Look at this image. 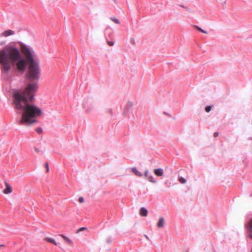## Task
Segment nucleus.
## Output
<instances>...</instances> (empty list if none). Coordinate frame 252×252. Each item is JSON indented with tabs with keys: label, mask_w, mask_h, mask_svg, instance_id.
Returning a JSON list of instances; mask_svg holds the SVG:
<instances>
[{
	"label": "nucleus",
	"mask_w": 252,
	"mask_h": 252,
	"mask_svg": "<svg viewBox=\"0 0 252 252\" xmlns=\"http://www.w3.org/2000/svg\"><path fill=\"white\" fill-rule=\"evenodd\" d=\"M20 49L16 46L8 44L0 50V64L1 71L5 73L11 69L23 73L29 66L27 74L28 83L23 92L16 91L13 94L15 108L21 114L19 124L31 126L37 122L36 118L43 114L42 109L31 103L38 89L41 69L39 61L36 59L33 49L30 46L21 43Z\"/></svg>",
	"instance_id": "f257e3e1"
},
{
	"label": "nucleus",
	"mask_w": 252,
	"mask_h": 252,
	"mask_svg": "<svg viewBox=\"0 0 252 252\" xmlns=\"http://www.w3.org/2000/svg\"><path fill=\"white\" fill-rule=\"evenodd\" d=\"M15 34V32L11 30H8L1 32L0 36L2 37H8Z\"/></svg>",
	"instance_id": "f03ea898"
},
{
	"label": "nucleus",
	"mask_w": 252,
	"mask_h": 252,
	"mask_svg": "<svg viewBox=\"0 0 252 252\" xmlns=\"http://www.w3.org/2000/svg\"><path fill=\"white\" fill-rule=\"evenodd\" d=\"M5 189L3 190V192L4 194H9L12 192V188L9 184L7 183H5Z\"/></svg>",
	"instance_id": "7ed1b4c3"
},
{
	"label": "nucleus",
	"mask_w": 252,
	"mask_h": 252,
	"mask_svg": "<svg viewBox=\"0 0 252 252\" xmlns=\"http://www.w3.org/2000/svg\"><path fill=\"white\" fill-rule=\"evenodd\" d=\"M154 172L156 176L158 177H161L163 175V169L161 168L155 169L154 170Z\"/></svg>",
	"instance_id": "20e7f679"
},
{
	"label": "nucleus",
	"mask_w": 252,
	"mask_h": 252,
	"mask_svg": "<svg viewBox=\"0 0 252 252\" xmlns=\"http://www.w3.org/2000/svg\"><path fill=\"white\" fill-rule=\"evenodd\" d=\"M164 219L163 217H160L158 220V221L157 223V226L158 228H161L164 226Z\"/></svg>",
	"instance_id": "39448f33"
},
{
	"label": "nucleus",
	"mask_w": 252,
	"mask_h": 252,
	"mask_svg": "<svg viewBox=\"0 0 252 252\" xmlns=\"http://www.w3.org/2000/svg\"><path fill=\"white\" fill-rule=\"evenodd\" d=\"M147 214H148V211L147 210L144 208V207H142L141 209H140V215L141 216H143V217H146L147 216Z\"/></svg>",
	"instance_id": "423d86ee"
},
{
	"label": "nucleus",
	"mask_w": 252,
	"mask_h": 252,
	"mask_svg": "<svg viewBox=\"0 0 252 252\" xmlns=\"http://www.w3.org/2000/svg\"><path fill=\"white\" fill-rule=\"evenodd\" d=\"M61 237H62L63 240L68 244L69 245H72L73 244V242L69 238L66 237L65 236H64V235H60Z\"/></svg>",
	"instance_id": "0eeeda50"
},
{
	"label": "nucleus",
	"mask_w": 252,
	"mask_h": 252,
	"mask_svg": "<svg viewBox=\"0 0 252 252\" xmlns=\"http://www.w3.org/2000/svg\"><path fill=\"white\" fill-rule=\"evenodd\" d=\"M44 240L48 242L52 243L54 245H55V246L58 245V243L56 242V241L54 239H53L52 238L46 237V238H44Z\"/></svg>",
	"instance_id": "6e6552de"
},
{
	"label": "nucleus",
	"mask_w": 252,
	"mask_h": 252,
	"mask_svg": "<svg viewBox=\"0 0 252 252\" xmlns=\"http://www.w3.org/2000/svg\"><path fill=\"white\" fill-rule=\"evenodd\" d=\"M131 170L132 172L137 176L141 177L142 176V174L139 172L135 167H133L131 169Z\"/></svg>",
	"instance_id": "1a4fd4ad"
},
{
	"label": "nucleus",
	"mask_w": 252,
	"mask_h": 252,
	"mask_svg": "<svg viewBox=\"0 0 252 252\" xmlns=\"http://www.w3.org/2000/svg\"><path fill=\"white\" fill-rule=\"evenodd\" d=\"M247 228L248 232L252 231V219L248 222L247 225Z\"/></svg>",
	"instance_id": "9d476101"
},
{
	"label": "nucleus",
	"mask_w": 252,
	"mask_h": 252,
	"mask_svg": "<svg viewBox=\"0 0 252 252\" xmlns=\"http://www.w3.org/2000/svg\"><path fill=\"white\" fill-rule=\"evenodd\" d=\"M148 179L151 183H156V182H157L156 180L155 179V178L152 176H150L148 177Z\"/></svg>",
	"instance_id": "9b49d317"
},
{
	"label": "nucleus",
	"mask_w": 252,
	"mask_h": 252,
	"mask_svg": "<svg viewBox=\"0 0 252 252\" xmlns=\"http://www.w3.org/2000/svg\"><path fill=\"white\" fill-rule=\"evenodd\" d=\"M194 27L196 29H197V30H198L200 32H201L202 33H207V32L206 31L202 30V29H201L199 27H198L197 26H195Z\"/></svg>",
	"instance_id": "f8f14e48"
},
{
	"label": "nucleus",
	"mask_w": 252,
	"mask_h": 252,
	"mask_svg": "<svg viewBox=\"0 0 252 252\" xmlns=\"http://www.w3.org/2000/svg\"><path fill=\"white\" fill-rule=\"evenodd\" d=\"M179 181L181 183V184H185L186 183V180L185 179H184V178L183 177H180L179 178Z\"/></svg>",
	"instance_id": "ddd939ff"
},
{
	"label": "nucleus",
	"mask_w": 252,
	"mask_h": 252,
	"mask_svg": "<svg viewBox=\"0 0 252 252\" xmlns=\"http://www.w3.org/2000/svg\"><path fill=\"white\" fill-rule=\"evenodd\" d=\"M111 20L112 21H113L114 22H115V23H116V24H119L120 23V22H119V20L117 19L116 18L112 17V18H111Z\"/></svg>",
	"instance_id": "4468645a"
},
{
	"label": "nucleus",
	"mask_w": 252,
	"mask_h": 252,
	"mask_svg": "<svg viewBox=\"0 0 252 252\" xmlns=\"http://www.w3.org/2000/svg\"><path fill=\"white\" fill-rule=\"evenodd\" d=\"M212 109V107L211 106H208L205 107V111L207 112H209Z\"/></svg>",
	"instance_id": "2eb2a0df"
},
{
	"label": "nucleus",
	"mask_w": 252,
	"mask_h": 252,
	"mask_svg": "<svg viewBox=\"0 0 252 252\" xmlns=\"http://www.w3.org/2000/svg\"><path fill=\"white\" fill-rule=\"evenodd\" d=\"M36 131L38 133H41L42 132V129L41 127H38V128H36Z\"/></svg>",
	"instance_id": "dca6fc26"
},
{
	"label": "nucleus",
	"mask_w": 252,
	"mask_h": 252,
	"mask_svg": "<svg viewBox=\"0 0 252 252\" xmlns=\"http://www.w3.org/2000/svg\"><path fill=\"white\" fill-rule=\"evenodd\" d=\"M86 229H87V228H86V227H81V228H80L78 229L77 230V232H77V233H79V232H80V231H83V230H86Z\"/></svg>",
	"instance_id": "f3484780"
},
{
	"label": "nucleus",
	"mask_w": 252,
	"mask_h": 252,
	"mask_svg": "<svg viewBox=\"0 0 252 252\" xmlns=\"http://www.w3.org/2000/svg\"><path fill=\"white\" fill-rule=\"evenodd\" d=\"M79 202L81 203H83L84 202V199L83 197H80L79 198Z\"/></svg>",
	"instance_id": "a211bd4d"
},
{
	"label": "nucleus",
	"mask_w": 252,
	"mask_h": 252,
	"mask_svg": "<svg viewBox=\"0 0 252 252\" xmlns=\"http://www.w3.org/2000/svg\"><path fill=\"white\" fill-rule=\"evenodd\" d=\"M45 167L46 168V171L48 172L49 171V164L48 162H46L45 163Z\"/></svg>",
	"instance_id": "6ab92c4d"
},
{
	"label": "nucleus",
	"mask_w": 252,
	"mask_h": 252,
	"mask_svg": "<svg viewBox=\"0 0 252 252\" xmlns=\"http://www.w3.org/2000/svg\"><path fill=\"white\" fill-rule=\"evenodd\" d=\"M107 43L110 46H112L114 44V42L113 41H107Z\"/></svg>",
	"instance_id": "aec40b11"
},
{
	"label": "nucleus",
	"mask_w": 252,
	"mask_h": 252,
	"mask_svg": "<svg viewBox=\"0 0 252 252\" xmlns=\"http://www.w3.org/2000/svg\"><path fill=\"white\" fill-rule=\"evenodd\" d=\"M148 170H146L145 172H144V175L146 177H147L148 178Z\"/></svg>",
	"instance_id": "412c9836"
},
{
	"label": "nucleus",
	"mask_w": 252,
	"mask_h": 252,
	"mask_svg": "<svg viewBox=\"0 0 252 252\" xmlns=\"http://www.w3.org/2000/svg\"><path fill=\"white\" fill-rule=\"evenodd\" d=\"M249 237L252 239V230L251 231H249Z\"/></svg>",
	"instance_id": "4be33fe9"
},
{
	"label": "nucleus",
	"mask_w": 252,
	"mask_h": 252,
	"mask_svg": "<svg viewBox=\"0 0 252 252\" xmlns=\"http://www.w3.org/2000/svg\"><path fill=\"white\" fill-rule=\"evenodd\" d=\"M213 135L214 137H217L219 136V133L218 132H216L214 133Z\"/></svg>",
	"instance_id": "5701e85b"
},
{
	"label": "nucleus",
	"mask_w": 252,
	"mask_h": 252,
	"mask_svg": "<svg viewBox=\"0 0 252 252\" xmlns=\"http://www.w3.org/2000/svg\"><path fill=\"white\" fill-rule=\"evenodd\" d=\"M34 150L37 153H38L40 152V149L37 148H34Z\"/></svg>",
	"instance_id": "b1692460"
}]
</instances>
